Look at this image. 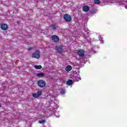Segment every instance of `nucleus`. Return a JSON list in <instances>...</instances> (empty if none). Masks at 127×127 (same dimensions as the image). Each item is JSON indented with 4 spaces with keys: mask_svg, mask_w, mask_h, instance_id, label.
<instances>
[{
    "mask_svg": "<svg viewBox=\"0 0 127 127\" xmlns=\"http://www.w3.org/2000/svg\"><path fill=\"white\" fill-rule=\"evenodd\" d=\"M60 94L61 95H64V94H65V89H63V88H62L60 90Z\"/></svg>",
    "mask_w": 127,
    "mask_h": 127,
    "instance_id": "14",
    "label": "nucleus"
},
{
    "mask_svg": "<svg viewBox=\"0 0 127 127\" xmlns=\"http://www.w3.org/2000/svg\"><path fill=\"white\" fill-rule=\"evenodd\" d=\"M37 85L40 88H44L46 86V82L45 81L40 79L37 81Z\"/></svg>",
    "mask_w": 127,
    "mask_h": 127,
    "instance_id": "1",
    "label": "nucleus"
},
{
    "mask_svg": "<svg viewBox=\"0 0 127 127\" xmlns=\"http://www.w3.org/2000/svg\"><path fill=\"white\" fill-rule=\"evenodd\" d=\"M1 28L2 30H6V29L8 28V26L6 24L2 23L1 25Z\"/></svg>",
    "mask_w": 127,
    "mask_h": 127,
    "instance_id": "8",
    "label": "nucleus"
},
{
    "mask_svg": "<svg viewBox=\"0 0 127 127\" xmlns=\"http://www.w3.org/2000/svg\"><path fill=\"white\" fill-rule=\"evenodd\" d=\"M56 50L58 53H62L63 52V47L62 46L57 47Z\"/></svg>",
    "mask_w": 127,
    "mask_h": 127,
    "instance_id": "6",
    "label": "nucleus"
},
{
    "mask_svg": "<svg viewBox=\"0 0 127 127\" xmlns=\"http://www.w3.org/2000/svg\"><path fill=\"white\" fill-rule=\"evenodd\" d=\"M32 58H36V59H39L40 58V52L38 50H36L32 55Z\"/></svg>",
    "mask_w": 127,
    "mask_h": 127,
    "instance_id": "2",
    "label": "nucleus"
},
{
    "mask_svg": "<svg viewBox=\"0 0 127 127\" xmlns=\"http://www.w3.org/2000/svg\"><path fill=\"white\" fill-rule=\"evenodd\" d=\"M51 39L53 42H55L56 43H58V42H59V37L57 35L52 36Z\"/></svg>",
    "mask_w": 127,
    "mask_h": 127,
    "instance_id": "4",
    "label": "nucleus"
},
{
    "mask_svg": "<svg viewBox=\"0 0 127 127\" xmlns=\"http://www.w3.org/2000/svg\"><path fill=\"white\" fill-rule=\"evenodd\" d=\"M125 7H126V8H127V6H126Z\"/></svg>",
    "mask_w": 127,
    "mask_h": 127,
    "instance_id": "21",
    "label": "nucleus"
},
{
    "mask_svg": "<svg viewBox=\"0 0 127 127\" xmlns=\"http://www.w3.org/2000/svg\"><path fill=\"white\" fill-rule=\"evenodd\" d=\"M34 68H35V69H41V68H42V66H41V65H35Z\"/></svg>",
    "mask_w": 127,
    "mask_h": 127,
    "instance_id": "15",
    "label": "nucleus"
},
{
    "mask_svg": "<svg viewBox=\"0 0 127 127\" xmlns=\"http://www.w3.org/2000/svg\"><path fill=\"white\" fill-rule=\"evenodd\" d=\"M39 123L40 124H44V123H45V120H44L39 121Z\"/></svg>",
    "mask_w": 127,
    "mask_h": 127,
    "instance_id": "17",
    "label": "nucleus"
},
{
    "mask_svg": "<svg viewBox=\"0 0 127 127\" xmlns=\"http://www.w3.org/2000/svg\"><path fill=\"white\" fill-rule=\"evenodd\" d=\"M32 49H33V48L30 47L28 48V50L29 51H30L31 50H32Z\"/></svg>",
    "mask_w": 127,
    "mask_h": 127,
    "instance_id": "18",
    "label": "nucleus"
},
{
    "mask_svg": "<svg viewBox=\"0 0 127 127\" xmlns=\"http://www.w3.org/2000/svg\"><path fill=\"white\" fill-rule=\"evenodd\" d=\"M73 84V80H68L66 81V85L68 86H70Z\"/></svg>",
    "mask_w": 127,
    "mask_h": 127,
    "instance_id": "11",
    "label": "nucleus"
},
{
    "mask_svg": "<svg viewBox=\"0 0 127 127\" xmlns=\"http://www.w3.org/2000/svg\"><path fill=\"white\" fill-rule=\"evenodd\" d=\"M64 19L67 22H71V21H72V18L71 17V16L68 14H65L64 15Z\"/></svg>",
    "mask_w": 127,
    "mask_h": 127,
    "instance_id": "3",
    "label": "nucleus"
},
{
    "mask_svg": "<svg viewBox=\"0 0 127 127\" xmlns=\"http://www.w3.org/2000/svg\"><path fill=\"white\" fill-rule=\"evenodd\" d=\"M72 70V66L71 65H68L65 67V71L69 72Z\"/></svg>",
    "mask_w": 127,
    "mask_h": 127,
    "instance_id": "10",
    "label": "nucleus"
},
{
    "mask_svg": "<svg viewBox=\"0 0 127 127\" xmlns=\"http://www.w3.org/2000/svg\"><path fill=\"white\" fill-rule=\"evenodd\" d=\"M19 22H20L19 21H18V22H17V23H18V24H19Z\"/></svg>",
    "mask_w": 127,
    "mask_h": 127,
    "instance_id": "20",
    "label": "nucleus"
},
{
    "mask_svg": "<svg viewBox=\"0 0 127 127\" xmlns=\"http://www.w3.org/2000/svg\"><path fill=\"white\" fill-rule=\"evenodd\" d=\"M0 108H1V103H0Z\"/></svg>",
    "mask_w": 127,
    "mask_h": 127,
    "instance_id": "19",
    "label": "nucleus"
},
{
    "mask_svg": "<svg viewBox=\"0 0 127 127\" xmlns=\"http://www.w3.org/2000/svg\"><path fill=\"white\" fill-rule=\"evenodd\" d=\"M82 10L84 12H87L90 10V7L88 5H84L82 7Z\"/></svg>",
    "mask_w": 127,
    "mask_h": 127,
    "instance_id": "9",
    "label": "nucleus"
},
{
    "mask_svg": "<svg viewBox=\"0 0 127 127\" xmlns=\"http://www.w3.org/2000/svg\"><path fill=\"white\" fill-rule=\"evenodd\" d=\"M42 95V91L41 90L37 91V93H34L32 95L33 98H38Z\"/></svg>",
    "mask_w": 127,
    "mask_h": 127,
    "instance_id": "5",
    "label": "nucleus"
},
{
    "mask_svg": "<svg viewBox=\"0 0 127 127\" xmlns=\"http://www.w3.org/2000/svg\"><path fill=\"white\" fill-rule=\"evenodd\" d=\"M44 76H45V73L43 72H41L37 74V77H44Z\"/></svg>",
    "mask_w": 127,
    "mask_h": 127,
    "instance_id": "12",
    "label": "nucleus"
},
{
    "mask_svg": "<svg viewBox=\"0 0 127 127\" xmlns=\"http://www.w3.org/2000/svg\"><path fill=\"white\" fill-rule=\"evenodd\" d=\"M94 3L95 4H100L101 3V1L100 0H94Z\"/></svg>",
    "mask_w": 127,
    "mask_h": 127,
    "instance_id": "16",
    "label": "nucleus"
},
{
    "mask_svg": "<svg viewBox=\"0 0 127 127\" xmlns=\"http://www.w3.org/2000/svg\"><path fill=\"white\" fill-rule=\"evenodd\" d=\"M51 27L52 29H53V30H56V29H57L58 27L56 25L52 24L51 26Z\"/></svg>",
    "mask_w": 127,
    "mask_h": 127,
    "instance_id": "13",
    "label": "nucleus"
},
{
    "mask_svg": "<svg viewBox=\"0 0 127 127\" xmlns=\"http://www.w3.org/2000/svg\"><path fill=\"white\" fill-rule=\"evenodd\" d=\"M77 54L80 57H83L85 55V52L83 50H78L77 51Z\"/></svg>",
    "mask_w": 127,
    "mask_h": 127,
    "instance_id": "7",
    "label": "nucleus"
}]
</instances>
